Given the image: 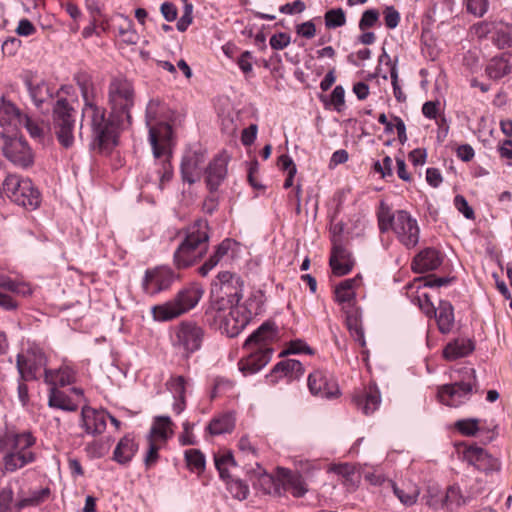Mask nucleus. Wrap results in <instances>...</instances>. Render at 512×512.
I'll list each match as a JSON object with an SVG mask.
<instances>
[{
    "label": "nucleus",
    "mask_w": 512,
    "mask_h": 512,
    "mask_svg": "<svg viewBox=\"0 0 512 512\" xmlns=\"http://www.w3.org/2000/svg\"><path fill=\"white\" fill-rule=\"evenodd\" d=\"M433 318L436 319L438 329L442 334L451 332L454 326V308L452 304L447 300H440L436 315H433Z\"/></svg>",
    "instance_id": "obj_33"
},
{
    "label": "nucleus",
    "mask_w": 512,
    "mask_h": 512,
    "mask_svg": "<svg viewBox=\"0 0 512 512\" xmlns=\"http://www.w3.org/2000/svg\"><path fill=\"white\" fill-rule=\"evenodd\" d=\"M291 42V37L289 34L285 32H279L273 34L270 37L269 44L274 50H282L286 48Z\"/></svg>",
    "instance_id": "obj_58"
},
{
    "label": "nucleus",
    "mask_w": 512,
    "mask_h": 512,
    "mask_svg": "<svg viewBox=\"0 0 512 512\" xmlns=\"http://www.w3.org/2000/svg\"><path fill=\"white\" fill-rule=\"evenodd\" d=\"M302 363L295 359H286L278 362L271 370L270 376L279 375L280 377H289L290 379H299L304 374ZM278 376L272 382L277 381Z\"/></svg>",
    "instance_id": "obj_31"
},
{
    "label": "nucleus",
    "mask_w": 512,
    "mask_h": 512,
    "mask_svg": "<svg viewBox=\"0 0 512 512\" xmlns=\"http://www.w3.org/2000/svg\"><path fill=\"white\" fill-rule=\"evenodd\" d=\"M3 155L17 166L28 167L33 163V152L27 141L16 133L1 132Z\"/></svg>",
    "instance_id": "obj_15"
},
{
    "label": "nucleus",
    "mask_w": 512,
    "mask_h": 512,
    "mask_svg": "<svg viewBox=\"0 0 512 512\" xmlns=\"http://www.w3.org/2000/svg\"><path fill=\"white\" fill-rule=\"evenodd\" d=\"M172 424L169 416H157L154 425L151 427L149 439H152L153 436H157L162 440H167L173 433L170 430Z\"/></svg>",
    "instance_id": "obj_43"
},
{
    "label": "nucleus",
    "mask_w": 512,
    "mask_h": 512,
    "mask_svg": "<svg viewBox=\"0 0 512 512\" xmlns=\"http://www.w3.org/2000/svg\"><path fill=\"white\" fill-rule=\"evenodd\" d=\"M329 265L335 276H344L351 272L354 261L350 252L341 244L333 239V247L329 259Z\"/></svg>",
    "instance_id": "obj_23"
},
{
    "label": "nucleus",
    "mask_w": 512,
    "mask_h": 512,
    "mask_svg": "<svg viewBox=\"0 0 512 512\" xmlns=\"http://www.w3.org/2000/svg\"><path fill=\"white\" fill-rule=\"evenodd\" d=\"M476 385V371L474 369H470V373L466 380L440 386L438 388L437 396L441 403L451 407H459L470 400L473 389Z\"/></svg>",
    "instance_id": "obj_13"
},
{
    "label": "nucleus",
    "mask_w": 512,
    "mask_h": 512,
    "mask_svg": "<svg viewBox=\"0 0 512 512\" xmlns=\"http://www.w3.org/2000/svg\"><path fill=\"white\" fill-rule=\"evenodd\" d=\"M300 353L313 354V350L304 341L298 339L291 341L288 348L280 353V356Z\"/></svg>",
    "instance_id": "obj_54"
},
{
    "label": "nucleus",
    "mask_w": 512,
    "mask_h": 512,
    "mask_svg": "<svg viewBox=\"0 0 512 512\" xmlns=\"http://www.w3.org/2000/svg\"><path fill=\"white\" fill-rule=\"evenodd\" d=\"M360 278L354 277L345 279L335 288V298L339 303H349L355 297V287L358 285Z\"/></svg>",
    "instance_id": "obj_41"
},
{
    "label": "nucleus",
    "mask_w": 512,
    "mask_h": 512,
    "mask_svg": "<svg viewBox=\"0 0 512 512\" xmlns=\"http://www.w3.org/2000/svg\"><path fill=\"white\" fill-rule=\"evenodd\" d=\"M277 332L273 322L265 321L246 339L244 348L252 351L239 362L244 375L257 373L269 363L274 352L269 344L277 337Z\"/></svg>",
    "instance_id": "obj_3"
},
{
    "label": "nucleus",
    "mask_w": 512,
    "mask_h": 512,
    "mask_svg": "<svg viewBox=\"0 0 512 512\" xmlns=\"http://www.w3.org/2000/svg\"><path fill=\"white\" fill-rule=\"evenodd\" d=\"M4 194L18 206L27 210H35L41 203V194L28 178L8 175L3 181Z\"/></svg>",
    "instance_id": "obj_9"
},
{
    "label": "nucleus",
    "mask_w": 512,
    "mask_h": 512,
    "mask_svg": "<svg viewBox=\"0 0 512 512\" xmlns=\"http://www.w3.org/2000/svg\"><path fill=\"white\" fill-rule=\"evenodd\" d=\"M31 381L30 379H21V376L18 375L17 378V396L18 400L23 407L27 406L30 401L29 397V389L27 386V382Z\"/></svg>",
    "instance_id": "obj_59"
},
{
    "label": "nucleus",
    "mask_w": 512,
    "mask_h": 512,
    "mask_svg": "<svg viewBox=\"0 0 512 512\" xmlns=\"http://www.w3.org/2000/svg\"><path fill=\"white\" fill-rule=\"evenodd\" d=\"M257 469L248 470V473H253L258 477V486L265 493L269 495H281L282 485L280 477L276 478L273 475L267 473L258 463H256Z\"/></svg>",
    "instance_id": "obj_32"
},
{
    "label": "nucleus",
    "mask_w": 512,
    "mask_h": 512,
    "mask_svg": "<svg viewBox=\"0 0 512 512\" xmlns=\"http://www.w3.org/2000/svg\"><path fill=\"white\" fill-rule=\"evenodd\" d=\"M139 448L132 434H126L117 443L112 459L120 465H128Z\"/></svg>",
    "instance_id": "obj_29"
},
{
    "label": "nucleus",
    "mask_w": 512,
    "mask_h": 512,
    "mask_svg": "<svg viewBox=\"0 0 512 512\" xmlns=\"http://www.w3.org/2000/svg\"><path fill=\"white\" fill-rule=\"evenodd\" d=\"M228 306L222 300L211 297V301L207 306L203 319L210 327L221 329L222 319H225Z\"/></svg>",
    "instance_id": "obj_35"
},
{
    "label": "nucleus",
    "mask_w": 512,
    "mask_h": 512,
    "mask_svg": "<svg viewBox=\"0 0 512 512\" xmlns=\"http://www.w3.org/2000/svg\"><path fill=\"white\" fill-rule=\"evenodd\" d=\"M346 326L354 340L365 347L366 341L359 308L351 307L346 311Z\"/></svg>",
    "instance_id": "obj_37"
},
{
    "label": "nucleus",
    "mask_w": 512,
    "mask_h": 512,
    "mask_svg": "<svg viewBox=\"0 0 512 512\" xmlns=\"http://www.w3.org/2000/svg\"><path fill=\"white\" fill-rule=\"evenodd\" d=\"M167 385L174 398H186V379L184 376L172 377Z\"/></svg>",
    "instance_id": "obj_52"
},
{
    "label": "nucleus",
    "mask_w": 512,
    "mask_h": 512,
    "mask_svg": "<svg viewBox=\"0 0 512 512\" xmlns=\"http://www.w3.org/2000/svg\"><path fill=\"white\" fill-rule=\"evenodd\" d=\"M25 114L11 101L6 100L5 97H1L0 101V126H10L13 130L17 129L20 124L22 117Z\"/></svg>",
    "instance_id": "obj_30"
},
{
    "label": "nucleus",
    "mask_w": 512,
    "mask_h": 512,
    "mask_svg": "<svg viewBox=\"0 0 512 512\" xmlns=\"http://www.w3.org/2000/svg\"><path fill=\"white\" fill-rule=\"evenodd\" d=\"M353 401L365 415H370L378 409L381 403V395L375 385H370L367 389L355 394Z\"/></svg>",
    "instance_id": "obj_26"
},
{
    "label": "nucleus",
    "mask_w": 512,
    "mask_h": 512,
    "mask_svg": "<svg viewBox=\"0 0 512 512\" xmlns=\"http://www.w3.org/2000/svg\"><path fill=\"white\" fill-rule=\"evenodd\" d=\"M379 17H380V13L377 9L372 8V9L365 10L362 13L361 18L358 23L359 30L366 31V30L373 28L377 25L379 26L380 25Z\"/></svg>",
    "instance_id": "obj_48"
},
{
    "label": "nucleus",
    "mask_w": 512,
    "mask_h": 512,
    "mask_svg": "<svg viewBox=\"0 0 512 512\" xmlns=\"http://www.w3.org/2000/svg\"><path fill=\"white\" fill-rule=\"evenodd\" d=\"M19 125H22L26 128L31 138L37 140L40 143L44 142L45 139V130L41 127L35 120H33L28 115H24Z\"/></svg>",
    "instance_id": "obj_45"
},
{
    "label": "nucleus",
    "mask_w": 512,
    "mask_h": 512,
    "mask_svg": "<svg viewBox=\"0 0 512 512\" xmlns=\"http://www.w3.org/2000/svg\"><path fill=\"white\" fill-rule=\"evenodd\" d=\"M307 386L313 396L322 399H333L340 393L336 382L329 379L322 370H315L308 375Z\"/></svg>",
    "instance_id": "obj_19"
},
{
    "label": "nucleus",
    "mask_w": 512,
    "mask_h": 512,
    "mask_svg": "<svg viewBox=\"0 0 512 512\" xmlns=\"http://www.w3.org/2000/svg\"><path fill=\"white\" fill-rule=\"evenodd\" d=\"M264 304V294L261 290L254 291L250 294L248 299L245 301L242 308V312H244L250 319L254 316L260 314L262 312V306Z\"/></svg>",
    "instance_id": "obj_42"
},
{
    "label": "nucleus",
    "mask_w": 512,
    "mask_h": 512,
    "mask_svg": "<svg viewBox=\"0 0 512 512\" xmlns=\"http://www.w3.org/2000/svg\"><path fill=\"white\" fill-rule=\"evenodd\" d=\"M4 290H8L22 297H28L33 293V290L28 283L15 281L9 276L4 286Z\"/></svg>",
    "instance_id": "obj_50"
},
{
    "label": "nucleus",
    "mask_w": 512,
    "mask_h": 512,
    "mask_svg": "<svg viewBox=\"0 0 512 512\" xmlns=\"http://www.w3.org/2000/svg\"><path fill=\"white\" fill-rule=\"evenodd\" d=\"M23 82L35 107L43 111L44 105L54 98L50 84L32 72H26L23 75Z\"/></svg>",
    "instance_id": "obj_18"
},
{
    "label": "nucleus",
    "mask_w": 512,
    "mask_h": 512,
    "mask_svg": "<svg viewBox=\"0 0 512 512\" xmlns=\"http://www.w3.org/2000/svg\"><path fill=\"white\" fill-rule=\"evenodd\" d=\"M464 459L478 469L485 470L491 460V455L483 448L477 445L466 447L463 452Z\"/></svg>",
    "instance_id": "obj_38"
},
{
    "label": "nucleus",
    "mask_w": 512,
    "mask_h": 512,
    "mask_svg": "<svg viewBox=\"0 0 512 512\" xmlns=\"http://www.w3.org/2000/svg\"><path fill=\"white\" fill-rule=\"evenodd\" d=\"M474 349L475 345L471 339H456L445 346L443 356L446 360L453 361L468 356Z\"/></svg>",
    "instance_id": "obj_34"
},
{
    "label": "nucleus",
    "mask_w": 512,
    "mask_h": 512,
    "mask_svg": "<svg viewBox=\"0 0 512 512\" xmlns=\"http://www.w3.org/2000/svg\"><path fill=\"white\" fill-rule=\"evenodd\" d=\"M13 501V490L11 487H4L0 491V512H10Z\"/></svg>",
    "instance_id": "obj_62"
},
{
    "label": "nucleus",
    "mask_w": 512,
    "mask_h": 512,
    "mask_svg": "<svg viewBox=\"0 0 512 512\" xmlns=\"http://www.w3.org/2000/svg\"><path fill=\"white\" fill-rule=\"evenodd\" d=\"M477 33H492V42L499 48L504 49L512 47V24L509 23H481L477 28Z\"/></svg>",
    "instance_id": "obj_24"
},
{
    "label": "nucleus",
    "mask_w": 512,
    "mask_h": 512,
    "mask_svg": "<svg viewBox=\"0 0 512 512\" xmlns=\"http://www.w3.org/2000/svg\"><path fill=\"white\" fill-rule=\"evenodd\" d=\"M235 427V418L231 413H225L213 418L206 430L211 435H222L230 433Z\"/></svg>",
    "instance_id": "obj_40"
},
{
    "label": "nucleus",
    "mask_w": 512,
    "mask_h": 512,
    "mask_svg": "<svg viewBox=\"0 0 512 512\" xmlns=\"http://www.w3.org/2000/svg\"><path fill=\"white\" fill-rule=\"evenodd\" d=\"M485 73L491 80H500L512 73V54L502 53L493 57L485 67Z\"/></svg>",
    "instance_id": "obj_28"
},
{
    "label": "nucleus",
    "mask_w": 512,
    "mask_h": 512,
    "mask_svg": "<svg viewBox=\"0 0 512 512\" xmlns=\"http://www.w3.org/2000/svg\"><path fill=\"white\" fill-rule=\"evenodd\" d=\"M244 281L235 273L219 272L211 284V297L222 300L228 307L239 306L243 297Z\"/></svg>",
    "instance_id": "obj_12"
},
{
    "label": "nucleus",
    "mask_w": 512,
    "mask_h": 512,
    "mask_svg": "<svg viewBox=\"0 0 512 512\" xmlns=\"http://www.w3.org/2000/svg\"><path fill=\"white\" fill-rule=\"evenodd\" d=\"M76 115V110L65 98L58 99L53 106L54 133L64 148H70L74 144Z\"/></svg>",
    "instance_id": "obj_10"
},
{
    "label": "nucleus",
    "mask_w": 512,
    "mask_h": 512,
    "mask_svg": "<svg viewBox=\"0 0 512 512\" xmlns=\"http://www.w3.org/2000/svg\"><path fill=\"white\" fill-rule=\"evenodd\" d=\"M185 460L191 470L203 471L205 469V456L198 449H188L185 451Z\"/></svg>",
    "instance_id": "obj_47"
},
{
    "label": "nucleus",
    "mask_w": 512,
    "mask_h": 512,
    "mask_svg": "<svg viewBox=\"0 0 512 512\" xmlns=\"http://www.w3.org/2000/svg\"><path fill=\"white\" fill-rule=\"evenodd\" d=\"M229 312L226 314L225 319H222L221 331L228 337H236L250 322V318L242 312L240 306L228 307Z\"/></svg>",
    "instance_id": "obj_25"
},
{
    "label": "nucleus",
    "mask_w": 512,
    "mask_h": 512,
    "mask_svg": "<svg viewBox=\"0 0 512 512\" xmlns=\"http://www.w3.org/2000/svg\"><path fill=\"white\" fill-rule=\"evenodd\" d=\"M108 105L114 117L132 124L131 109L135 103L133 84L125 77H113L108 85Z\"/></svg>",
    "instance_id": "obj_8"
},
{
    "label": "nucleus",
    "mask_w": 512,
    "mask_h": 512,
    "mask_svg": "<svg viewBox=\"0 0 512 512\" xmlns=\"http://www.w3.org/2000/svg\"><path fill=\"white\" fill-rule=\"evenodd\" d=\"M378 228L381 233L392 230L398 241L407 249L414 248L420 238L418 222L406 210L392 211L383 201L377 212Z\"/></svg>",
    "instance_id": "obj_4"
},
{
    "label": "nucleus",
    "mask_w": 512,
    "mask_h": 512,
    "mask_svg": "<svg viewBox=\"0 0 512 512\" xmlns=\"http://www.w3.org/2000/svg\"><path fill=\"white\" fill-rule=\"evenodd\" d=\"M56 388L65 387L75 381V373L69 367H60L57 369Z\"/></svg>",
    "instance_id": "obj_55"
},
{
    "label": "nucleus",
    "mask_w": 512,
    "mask_h": 512,
    "mask_svg": "<svg viewBox=\"0 0 512 512\" xmlns=\"http://www.w3.org/2000/svg\"><path fill=\"white\" fill-rule=\"evenodd\" d=\"M48 406L68 412H74L78 408L77 404L73 403L68 395L56 387H50L49 389Z\"/></svg>",
    "instance_id": "obj_39"
},
{
    "label": "nucleus",
    "mask_w": 512,
    "mask_h": 512,
    "mask_svg": "<svg viewBox=\"0 0 512 512\" xmlns=\"http://www.w3.org/2000/svg\"><path fill=\"white\" fill-rule=\"evenodd\" d=\"M205 337L204 329L194 321L180 322L174 330L173 347L182 352L184 359L201 349Z\"/></svg>",
    "instance_id": "obj_11"
},
{
    "label": "nucleus",
    "mask_w": 512,
    "mask_h": 512,
    "mask_svg": "<svg viewBox=\"0 0 512 512\" xmlns=\"http://www.w3.org/2000/svg\"><path fill=\"white\" fill-rule=\"evenodd\" d=\"M79 86L84 100L80 128L88 126L92 150L108 154L118 145L120 132L131 125L114 117L112 112L107 116L106 109L94 101L93 93L86 82L79 83Z\"/></svg>",
    "instance_id": "obj_1"
},
{
    "label": "nucleus",
    "mask_w": 512,
    "mask_h": 512,
    "mask_svg": "<svg viewBox=\"0 0 512 512\" xmlns=\"http://www.w3.org/2000/svg\"><path fill=\"white\" fill-rule=\"evenodd\" d=\"M108 416L109 412L106 410H96L89 406H84L81 411V426L88 435H100L106 429Z\"/></svg>",
    "instance_id": "obj_21"
},
{
    "label": "nucleus",
    "mask_w": 512,
    "mask_h": 512,
    "mask_svg": "<svg viewBox=\"0 0 512 512\" xmlns=\"http://www.w3.org/2000/svg\"><path fill=\"white\" fill-rule=\"evenodd\" d=\"M36 438L30 431L0 432V453H3V467L6 472H15L36 461V454L30 450Z\"/></svg>",
    "instance_id": "obj_2"
},
{
    "label": "nucleus",
    "mask_w": 512,
    "mask_h": 512,
    "mask_svg": "<svg viewBox=\"0 0 512 512\" xmlns=\"http://www.w3.org/2000/svg\"><path fill=\"white\" fill-rule=\"evenodd\" d=\"M442 264V257L435 248H425L419 252L412 263L413 270L424 273L436 270Z\"/></svg>",
    "instance_id": "obj_27"
},
{
    "label": "nucleus",
    "mask_w": 512,
    "mask_h": 512,
    "mask_svg": "<svg viewBox=\"0 0 512 512\" xmlns=\"http://www.w3.org/2000/svg\"><path fill=\"white\" fill-rule=\"evenodd\" d=\"M384 22L388 29H395L400 22V13L394 6H386L383 10Z\"/></svg>",
    "instance_id": "obj_56"
},
{
    "label": "nucleus",
    "mask_w": 512,
    "mask_h": 512,
    "mask_svg": "<svg viewBox=\"0 0 512 512\" xmlns=\"http://www.w3.org/2000/svg\"><path fill=\"white\" fill-rule=\"evenodd\" d=\"M46 364L44 352L37 347L28 348L25 354L19 353L16 356V369L21 379L38 380L37 373Z\"/></svg>",
    "instance_id": "obj_17"
},
{
    "label": "nucleus",
    "mask_w": 512,
    "mask_h": 512,
    "mask_svg": "<svg viewBox=\"0 0 512 512\" xmlns=\"http://www.w3.org/2000/svg\"><path fill=\"white\" fill-rule=\"evenodd\" d=\"M209 225L204 219L196 220L188 229L184 240L173 255L174 265L184 269L197 262L206 253Z\"/></svg>",
    "instance_id": "obj_5"
},
{
    "label": "nucleus",
    "mask_w": 512,
    "mask_h": 512,
    "mask_svg": "<svg viewBox=\"0 0 512 512\" xmlns=\"http://www.w3.org/2000/svg\"><path fill=\"white\" fill-rule=\"evenodd\" d=\"M51 494V490L48 487L41 488L40 490L33 491L28 498L22 499L19 502V507L25 506H36L44 502Z\"/></svg>",
    "instance_id": "obj_49"
},
{
    "label": "nucleus",
    "mask_w": 512,
    "mask_h": 512,
    "mask_svg": "<svg viewBox=\"0 0 512 512\" xmlns=\"http://www.w3.org/2000/svg\"><path fill=\"white\" fill-rule=\"evenodd\" d=\"M454 427L460 434L472 437L479 431V420L477 418L460 419L455 422Z\"/></svg>",
    "instance_id": "obj_46"
},
{
    "label": "nucleus",
    "mask_w": 512,
    "mask_h": 512,
    "mask_svg": "<svg viewBox=\"0 0 512 512\" xmlns=\"http://www.w3.org/2000/svg\"><path fill=\"white\" fill-rule=\"evenodd\" d=\"M252 61H253V55L250 51H244L239 56V58L237 60V64H238L240 70L245 75H249L252 73V71H253Z\"/></svg>",
    "instance_id": "obj_61"
},
{
    "label": "nucleus",
    "mask_w": 512,
    "mask_h": 512,
    "mask_svg": "<svg viewBox=\"0 0 512 512\" xmlns=\"http://www.w3.org/2000/svg\"><path fill=\"white\" fill-rule=\"evenodd\" d=\"M228 161L229 159L226 155H217L205 168V183L211 193L216 192L226 179L228 173Z\"/></svg>",
    "instance_id": "obj_20"
},
{
    "label": "nucleus",
    "mask_w": 512,
    "mask_h": 512,
    "mask_svg": "<svg viewBox=\"0 0 512 512\" xmlns=\"http://www.w3.org/2000/svg\"><path fill=\"white\" fill-rule=\"evenodd\" d=\"M204 293L203 288L192 283L181 289L175 297L163 304L151 308L153 318L156 321H170L193 309L200 301Z\"/></svg>",
    "instance_id": "obj_7"
},
{
    "label": "nucleus",
    "mask_w": 512,
    "mask_h": 512,
    "mask_svg": "<svg viewBox=\"0 0 512 512\" xmlns=\"http://www.w3.org/2000/svg\"><path fill=\"white\" fill-rule=\"evenodd\" d=\"M21 47V40L16 37L7 38L2 44V52L4 55L13 56Z\"/></svg>",
    "instance_id": "obj_64"
},
{
    "label": "nucleus",
    "mask_w": 512,
    "mask_h": 512,
    "mask_svg": "<svg viewBox=\"0 0 512 512\" xmlns=\"http://www.w3.org/2000/svg\"><path fill=\"white\" fill-rule=\"evenodd\" d=\"M327 29H336L346 24V14L342 8H333L324 14Z\"/></svg>",
    "instance_id": "obj_44"
},
{
    "label": "nucleus",
    "mask_w": 512,
    "mask_h": 512,
    "mask_svg": "<svg viewBox=\"0 0 512 512\" xmlns=\"http://www.w3.org/2000/svg\"><path fill=\"white\" fill-rule=\"evenodd\" d=\"M172 126L166 122H159L149 128V142L153 156L158 166L157 173L160 180V188L173 177L172 157Z\"/></svg>",
    "instance_id": "obj_6"
},
{
    "label": "nucleus",
    "mask_w": 512,
    "mask_h": 512,
    "mask_svg": "<svg viewBox=\"0 0 512 512\" xmlns=\"http://www.w3.org/2000/svg\"><path fill=\"white\" fill-rule=\"evenodd\" d=\"M389 484L392 487L394 495L403 505L410 507L417 502V498L419 495V492L417 490H414L412 493H406L403 489L399 488L395 482L389 481Z\"/></svg>",
    "instance_id": "obj_51"
},
{
    "label": "nucleus",
    "mask_w": 512,
    "mask_h": 512,
    "mask_svg": "<svg viewBox=\"0 0 512 512\" xmlns=\"http://www.w3.org/2000/svg\"><path fill=\"white\" fill-rule=\"evenodd\" d=\"M215 467L219 472L220 478L225 481L226 488L234 499L245 500L249 495V486L239 478H233L228 469L236 467L237 463L231 451H225L214 456Z\"/></svg>",
    "instance_id": "obj_14"
},
{
    "label": "nucleus",
    "mask_w": 512,
    "mask_h": 512,
    "mask_svg": "<svg viewBox=\"0 0 512 512\" xmlns=\"http://www.w3.org/2000/svg\"><path fill=\"white\" fill-rule=\"evenodd\" d=\"M454 206L466 219H475V212L463 195L458 194L454 197Z\"/></svg>",
    "instance_id": "obj_53"
},
{
    "label": "nucleus",
    "mask_w": 512,
    "mask_h": 512,
    "mask_svg": "<svg viewBox=\"0 0 512 512\" xmlns=\"http://www.w3.org/2000/svg\"><path fill=\"white\" fill-rule=\"evenodd\" d=\"M178 277V274L167 266L147 269L142 280L143 291L151 296L156 295L168 290Z\"/></svg>",
    "instance_id": "obj_16"
},
{
    "label": "nucleus",
    "mask_w": 512,
    "mask_h": 512,
    "mask_svg": "<svg viewBox=\"0 0 512 512\" xmlns=\"http://www.w3.org/2000/svg\"><path fill=\"white\" fill-rule=\"evenodd\" d=\"M306 9V5L302 0H295L291 3H286L280 6L279 11L283 14H299Z\"/></svg>",
    "instance_id": "obj_63"
},
{
    "label": "nucleus",
    "mask_w": 512,
    "mask_h": 512,
    "mask_svg": "<svg viewBox=\"0 0 512 512\" xmlns=\"http://www.w3.org/2000/svg\"><path fill=\"white\" fill-rule=\"evenodd\" d=\"M488 0H468L467 10L475 16L482 17L488 10Z\"/></svg>",
    "instance_id": "obj_60"
},
{
    "label": "nucleus",
    "mask_w": 512,
    "mask_h": 512,
    "mask_svg": "<svg viewBox=\"0 0 512 512\" xmlns=\"http://www.w3.org/2000/svg\"><path fill=\"white\" fill-rule=\"evenodd\" d=\"M278 477L286 481V483L292 488V495L294 497H303L308 491L303 476L298 472H293L290 469L278 467Z\"/></svg>",
    "instance_id": "obj_36"
},
{
    "label": "nucleus",
    "mask_w": 512,
    "mask_h": 512,
    "mask_svg": "<svg viewBox=\"0 0 512 512\" xmlns=\"http://www.w3.org/2000/svg\"><path fill=\"white\" fill-rule=\"evenodd\" d=\"M204 161L205 156L200 151L186 153L182 158L180 166L182 180L189 184H194L200 180Z\"/></svg>",
    "instance_id": "obj_22"
},
{
    "label": "nucleus",
    "mask_w": 512,
    "mask_h": 512,
    "mask_svg": "<svg viewBox=\"0 0 512 512\" xmlns=\"http://www.w3.org/2000/svg\"><path fill=\"white\" fill-rule=\"evenodd\" d=\"M390 77H391V83H392L393 94H394L395 99L400 103L405 102L407 97L399 85L398 69L396 68L395 64L392 65V68L390 71Z\"/></svg>",
    "instance_id": "obj_57"
}]
</instances>
